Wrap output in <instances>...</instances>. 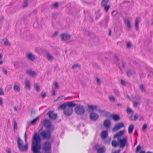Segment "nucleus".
<instances>
[{
  "label": "nucleus",
  "mask_w": 153,
  "mask_h": 153,
  "mask_svg": "<svg viewBox=\"0 0 153 153\" xmlns=\"http://www.w3.org/2000/svg\"><path fill=\"white\" fill-rule=\"evenodd\" d=\"M122 65L123 68H124L125 67V63L123 61L122 62Z\"/></svg>",
  "instance_id": "nucleus-63"
},
{
  "label": "nucleus",
  "mask_w": 153,
  "mask_h": 153,
  "mask_svg": "<svg viewBox=\"0 0 153 153\" xmlns=\"http://www.w3.org/2000/svg\"><path fill=\"white\" fill-rule=\"evenodd\" d=\"M114 94L116 96L118 97H119L120 96V92L118 90L114 89Z\"/></svg>",
  "instance_id": "nucleus-36"
},
{
  "label": "nucleus",
  "mask_w": 153,
  "mask_h": 153,
  "mask_svg": "<svg viewBox=\"0 0 153 153\" xmlns=\"http://www.w3.org/2000/svg\"><path fill=\"white\" fill-rule=\"evenodd\" d=\"M43 123V125L48 129L50 128L51 126H53L51 125V121L48 119H45L44 120Z\"/></svg>",
  "instance_id": "nucleus-9"
},
{
  "label": "nucleus",
  "mask_w": 153,
  "mask_h": 153,
  "mask_svg": "<svg viewBox=\"0 0 153 153\" xmlns=\"http://www.w3.org/2000/svg\"><path fill=\"white\" fill-rule=\"evenodd\" d=\"M129 119L131 121L134 120V116L131 115L130 117H129Z\"/></svg>",
  "instance_id": "nucleus-59"
},
{
  "label": "nucleus",
  "mask_w": 153,
  "mask_h": 153,
  "mask_svg": "<svg viewBox=\"0 0 153 153\" xmlns=\"http://www.w3.org/2000/svg\"><path fill=\"white\" fill-rule=\"evenodd\" d=\"M38 21L35 22L33 24V26L36 28H37L38 27Z\"/></svg>",
  "instance_id": "nucleus-44"
},
{
  "label": "nucleus",
  "mask_w": 153,
  "mask_h": 153,
  "mask_svg": "<svg viewBox=\"0 0 153 153\" xmlns=\"http://www.w3.org/2000/svg\"><path fill=\"white\" fill-rule=\"evenodd\" d=\"M102 7H104V10L106 13L108 12V9L110 7L109 5H106Z\"/></svg>",
  "instance_id": "nucleus-33"
},
{
  "label": "nucleus",
  "mask_w": 153,
  "mask_h": 153,
  "mask_svg": "<svg viewBox=\"0 0 153 153\" xmlns=\"http://www.w3.org/2000/svg\"><path fill=\"white\" fill-rule=\"evenodd\" d=\"M126 74L128 76H130L132 74V73L130 70L126 72Z\"/></svg>",
  "instance_id": "nucleus-46"
},
{
  "label": "nucleus",
  "mask_w": 153,
  "mask_h": 153,
  "mask_svg": "<svg viewBox=\"0 0 153 153\" xmlns=\"http://www.w3.org/2000/svg\"><path fill=\"white\" fill-rule=\"evenodd\" d=\"M48 115L50 119L55 120L57 117V114L56 113H54L53 111H49L47 114Z\"/></svg>",
  "instance_id": "nucleus-8"
},
{
  "label": "nucleus",
  "mask_w": 153,
  "mask_h": 153,
  "mask_svg": "<svg viewBox=\"0 0 153 153\" xmlns=\"http://www.w3.org/2000/svg\"><path fill=\"white\" fill-rule=\"evenodd\" d=\"M139 88L140 90L142 92H145L146 91V90L145 86L142 84L140 85H139Z\"/></svg>",
  "instance_id": "nucleus-30"
},
{
  "label": "nucleus",
  "mask_w": 153,
  "mask_h": 153,
  "mask_svg": "<svg viewBox=\"0 0 153 153\" xmlns=\"http://www.w3.org/2000/svg\"><path fill=\"white\" fill-rule=\"evenodd\" d=\"M105 152V149L104 148H100L97 149V153H104Z\"/></svg>",
  "instance_id": "nucleus-28"
},
{
  "label": "nucleus",
  "mask_w": 153,
  "mask_h": 153,
  "mask_svg": "<svg viewBox=\"0 0 153 153\" xmlns=\"http://www.w3.org/2000/svg\"><path fill=\"white\" fill-rule=\"evenodd\" d=\"M89 117L91 120L96 121L98 119L99 115L96 113L92 112L90 114Z\"/></svg>",
  "instance_id": "nucleus-12"
},
{
  "label": "nucleus",
  "mask_w": 153,
  "mask_h": 153,
  "mask_svg": "<svg viewBox=\"0 0 153 153\" xmlns=\"http://www.w3.org/2000/svg\"><path fill=\"white\" fill-rule=\"evenodd\" d=\"M13 89L16 92H18L20 91V88L16 84H14V85L13 86Z\"/></svg>",
  "instance_id": "nucleus-25"
},
{
  "label": "nucleus",
  "mask_w": 153,
  "mask_h": 153,
  "mask_svg": "<svg viewBox=\"0 0 153 153\" xmlns=\"http://www.w3.org/2000/svg\"><path fill=\"white\" fill-rule=\"evenodd\" d=\"M101 137L103 139H105L108 136V132L107 130H104L101 133Z\"/></svg>",
  "instance_id": "nucleus-16"
},
{
  "label": "nucleus",
  "mask_w": 153,
  "mask_h": 153,
  "mask_svg": "<svg viewBox=\"0 0 153 153\" xmlns=\"http://www.w3.org/2000/svg\"><path fill=\"white\" fill-rule=\"evenodd\" d=\"M121 84L123 85H126L125 82L123 80H121Z\"/></svg>",
  "instance_id": "nucleus-62"
},
{
  "label": "nucleus",
  "mask_w": 153,
  "mask_h": 153,
  "mask_svg": "<svg viewBox=\"0 0 153 153\" xmlns=\"http://www.w3.org/2000/svg\"><path fill=\"white\" fill-rule=\"evenodd\" d=\"M117 140L120 142V146L121 148L124 147L127 142V139L126 137L123 138L122 139L119 140V137H117Z\"/></svg>",
  "instance_id": "nucleus-7"
},
{
  "label": "nucleus",
  "mask_w": 153,
  "mask_h": 153,
  "mask_svg": "<svg viewBox=\"0 0 153 153\" xmlns=\"http://www.w3.org/2000/svg\"><path fill=\"white\" fill-rule=\"evenodd\" d=\"M25 84L26 89L28 90H30V84L29 80L27 79L25 80Z\"/></svg>",
  "instance_id": "nucleus-18"
},
{
  "label": "nucleus",
  "mask_w": 153,
  "mask_h": 153,
  "mask_svg": "<svg viewBox=\"0 0 153 153\" xmlns=\"http://www.w3.org/2000/svg\"><path fill=\"white\" fill-rule=\"evenodd\" d=\"M28 6V0H25L24 2V5L23 6V8L27 7Z\"/></svg>",
  "instance_id": "nucleus-37"
},
{
  "label": "nucleus",
  "mask_w": 153,
  "mask_h": 153,
  "mask_svg": "<svg viewBox=\"0 0 153 153\" xmlns=\"http://www.w3.org/2000/svg\"><path fill=\"white\" fill-rule=\"evenodd\" d=\"M97 111H98L100 113H104L105 112V110H101L100 109H97Z\"/></svg>",
  "instance_id": "nucleus-47"
},
{
  "label": "nucleus",
  "mask_w": 153,
  "mask_h": 153,
  "mask_svg": "<svg viewBox=\"0 0 153 153\" xmlns=\"http://www.w3.org/2000/svg\"><path fill=\"white\" fill-rule=\"evenodd\" d=\"M31 150L33 153H38V134L35 132L32 137Z\"/></svg>",
  "instance_id": "nucleus-2"
},
{
  "label": "nucleus",
  "mask_w": 153,
  "mask_h": 153,
  "mask_svg": "<svg viewBox=\"0 0 153 153\" xmlns=\"http://www.w3.org/2000/svg\"><path fill=\"white\" fill-rule=\"evenodd\" d=\"M136 99L137 101H140L141 100V97L140 96H138L136 97Z\"/></svg>",
  "instance_id": "nucleus-56"
},
{
  "label": "nucleus",
  "mask_w": 153,
  "mask_h": 153,
  "mask_svg": "<svg viewBox=\"0 0 153 153\" xmlns=\"http://www.w3.org/2000/svg\"><path fill=\"white\" fill-rule=\"evenodd\" d=\"M112 117V119L115 121H117L120 119V116L117 114L113 115Z\"/></svg>",
  "instance_id": "nucleus-22"
},
{
  "label": "nucleus",
  "mask_w": 153,
  "mask_h": 153,
  "mask_svg": "<svg viewBox=\"0 0 153 153\" xmlns=\"http://www.w3.org/2000/svg\"><path fill=\"white\" fill-rule=\"evenodd\" d=\"M54 126H51L50 128L41 131L40 135L43 139H49L51 137V132L54 129Z\"/></svg>",
  "instance_id": "nucleus-3"
},
{
  "label": "nucleus",
  "mask_w": 153,
  "mask_h": 153,
  "mask_svg": "<svg viewBox=\"0 0 153 153\" xmlns=\"http://www.w3.org/2000/svg\"><path fill=\"white\" fill-rule=\"evenodd\" d=\"M53 6L55 8H57L58 7V3H54L53 4Z\"/></svg>",
  "instance_id": "nucleus-49"
},
{
  "label": "nucleus",
  "mask_w": 153,
  "mask_h": 153,
  "mask_svg": "<svg viewBox=\"0 0 153 153\" xmlns=\"http://www.w3.org/2000/svg\"><path fill=\"white\" fill-rule=\"evenodd\" d=\"M34 88L37 91L38 90V86L37 84H35L34 85Z\"/></svg>",
  "instance_id": "nucleus-54"
},
{
  "label": "nucleus",
  "mask_w": 153,
  "mask_h": 153,
  "mask_svg": "<svg viewBox=\"0 0 153 153\" xmlns=\"http://www.w3.org/2000/svg\"><path fill=\"white\" fill-rule=\"evenodd\" d=\"M133 103L134 106L135 107H136L138 105L140 104V103L139 102H136L134 101L133 102Z\"/></svg>",
  "instance_id": "nucleus-43"
},
{
  "label": "nucleus",
  "mask_w": 153,
  "mask_h": 153,
  "mask_svg": "<svg viewBox=\"0 0 153 153\" xmlns=\"http://www.w3.org/2000/svg\"><path fill=\"white\" fill-rule=\"evenodd\" d=\"M24 138L25 139V141L26 142L27 141V134L26 132L24 134Z\"/></svg>",
  "instance_id": "nucleus-60"
},
{
  "label": "nucleus",
  "mask_w": 153,
  "mask_h": 153,
  "mask_svg": "<svg viewBox=\"0 0 153 153\" xmlns=\"http://www.w3.org/2000/svg\"><path fill=\"white\" fill-rule=\"evenodd\" d=\"M4 94V93L3 92L2 90L0 88V95H3Z\"/></svg>",
  "instance_id": "nucleus-55"
},
{
  "label": "nucleus",
  "mask_w": 153,
  "mask_h": 153,
  "mask_svg": "<svg viewBox=\"0 0 153 153\" xmlns=\"http://www.w3.org/2000/svg\"><path fill=\"white\" fill-rule=\"evenodd\" d=\"M111 144L113 147H116L119 145V143L115 140H113L112 141Z\"/></svg>",
  "instance_id": "nucleus-29"
},
{
  "label": "nucleus",
  "mask_w": 153,
  "mask_h": 153,
  "mask_svg": "<svg viewBox=\"0 0 153 153\" xmlns=\"http://www.w3.org/2000/svg\"><path fill=\"white\" fill-rule=\"evenodd\" d=\"M3 102H2V99L0 97V105L2 106Z\"/></svg>",
  "instance_id": "nucleus-64"
},
{
  "label": "nucleus",
  "mask_w": 153,
  "mask_h": 153,
  "mask_svg": "<svg viewBox=\"0 0 153 153\" xmlns=\"http://www.w3.org/2000/svg\"><path fill=\"white\" fill-rule=\"evenodd\" d=\"M47 56L48 60L50 61H52L53 59V57L49 54H47Z\"/></svg>",
  "instance_id": "nucleus-32"
},
{
  "label": "nucleus",
  "mask_w": 153,
  "mask_h": 153,
  "mask_svg": "<svg viewBox=\"0 0 153 153\" xmlns=\"http://www.w3.org/2000/svg\"><path fill=\"white\" fill-rule=\"evenodd\" d=\"M147 125L146 124H144L142 127V130L144 131L147 128Z\"/></svg>",
  "instance_id": "nucleus-52"
},
{
  "label": "nucleus",
  "mask_w": 153,
  "mask_h": 153,
  "mask_svg": "<svg viewBox=\"0 0 153 153\" xmlns=\"http://www.w3.org/2000/svg\"><path fill=\"white\" fill-rule=\"evenodd\" d=\"M38 119V117H36L35 119L33 120L30 122L31 124L34 125L36 124V121Z\"/></svg>",
  "instance_id": "nucleus-34"
},
{
  "label": "nucleus",
  "mask_w": 153,
  "mask_h": 153,
  "mask_svg": "<svg viewBox=\"0 0 153 153\" xmlns=\"http://www.w3.org/2000/svg\"><path fill=\"white\" fill-rule=\"evenodd\" d=\"M13 128L14 131L16 130L17 129V123L16 122L15 120H14L13 121Z\"/></svg>",
  "instance_id": "nucleus-35"
},
{
  "label": "nucleus",
  "mask_w": 153,
  "mask_h": 153,
  "mask_svg": "<svg viewBox=\"0 0 153 153\" xmlns=\"http://www.w3.org/2000/svg\"><path fill=\"white\" fill-rule=\"evenodd\" d=\"M17 143L18 148L20 152H27V151L28 148V144L26 143L25 145H24L23 140L19 137H18Z\"/></svg>",
  "instance_id": "nucleus-4"
},
{
  "label": "nucleus",
  "mask_w": 153,
  "mask_h": 153,
  "mask_svg": "<svg viewBox=\"0 0 153 153\" xmlns=\"http://www.w3.org/2000/svg\"><path fill=\"white\" fill-rule=\"evenodd\" d=\"M134 120H135L138 118V116L137 115H135L134 116Z\"/></svg>",
  "instance_id": "nucleus-57"
},
{
  "label": "nucleus",
  "mask_w": 153,
  "mask_h": 153,
  "mask_svg": "<svg viewBox=\"0 0 153 153\" xmlns=\"http://www.w3.org/2000/svg\"><path fill=\"white\" fill-rule=\"evenodd\" d=\"M124 126V124L122 122H120L116 124L113 128L112 130L113 131H116L119 129L123 128Z\"/></svg>",
  "instance_id": "nucleus-11"
},
{
  "label": "nucleus",
  "mask_w": 153,
  "mask_h": 153,
  "mask_svg": "<svg viewBox=\"0 0 153 153\" xmlns=\"http://www.w3.org/2000/svg\"><path fill=\"white\" fill-rule=\"evenodd\" d=\"M100 148V146L98 144H96L94 146V148L97 150V149H99V148Z\"/></svg>",
  "instance_id": "nucleus-45"
},
{
  "label": "nucleus",
  "mask_w": 153,
  "mask_h": 153,
  "mask_svg": "<svg viewBox=\"0 0 153 153\" xmlns=\"http://www.w3.org/2000/svg\"><path fill=\"white\" fill-rule=\"evenodd\" d=\"M109 99L111 102H115V98L113 96H109Z\"/></svg>",
  "instance_id": "nucleus-39"
},
{
  "label": "nucleus",
  "mask_w": 153,
  "mask_h": 153,
  "mask_svg": "<svg viewBox=\"0 0 153 153\" xmlns=\"http://www.w3.org/2000/svg\"><path fill=\"white\" fill-rule=\"evenodd\" d=\"M76 106V104L74 103V101L68 102L62 104L58 107V110L63 109V113L66 116H70L73 112L72 107Z\"/></svg>",
  "instance_id": "nucleus-1"
},
{
  "label": "nucleus",
  "mask_w": 153,
  "mask_h": 153,
  "mask_svg": "<svg viewBox=\"0 0 153 153\" xmlns=\"http://www.w3.org/2000/svg\"><path fill=\"white\" fill-rule=\"evenodd\" d=\"M53 85L55 86V88L56 89H58L59 88V86L57 82H55L53 84Z\"/></svg>",
  "instance_id": "nucleus-48"
},
{
  "label": "nucleus",
  "mask_w": 153,
  "mask_h": 153,
  "mask_svg": "<svg viewBox=\"0 0 153 153\" xmlns=\"http://www.w3.org/2000/svg\"><path fill=\"white\" fill-rule=\"evenodd\" d=\"M120 150H116L111 153H119Z\"/></svg>",
  "instance_id": "nucleus-61"
},
{
  "label": "nucleus",
  "mask_w": 153,
  "mask_h": 153,
  "mask_svg": "<svg viewBox=\"0 0 153 153\" xmlns=\"http://www.w3.org/2000/svg\"><path fill=\"white\" fill-rule=\"evenodd\" d=\"M124 134V131L123 130L120 131L117 133L114 136V137L116 138V137H119V136H120Z\"/></svg>",
  "instance_id": "nucleus-21"
},
{
  "label": "nucleus",
  "mask_w": 153,
  "mask_h": 153,
  "mask_svg": "<svg viewBox=\"0 0 153 153\" xmlns=\"http://www.w3.org/2000/svg\"><path fill=\"white\" fill-rule=\"evenodd\" d=\"M26 73L33 77L37 75V73L31 70H28L26 71Z\"/></svg>",
  "instance_id": "nucleus-17"
},
{
  "label": "nucleus",
  "mask_w": 153,
  "mask_h": 153,
  "mask_svg": "<svg viewBox=\"0 0 153 153\" xmlns=\"http://www.w3.org/2000/svg\"><path fill=\"white\" fill-rule=\"evenodd\" d=\"M80 67V65H79L78 64H75L72 67V68L73 69H74L76 67H79V68Z\"/></svg>",
  "instance_id": "nucleus-41"
},
{
  "label": "nucleus",
  "mask_w": 153,
  "mask_h": 153,
  "mask_svg": "<svg viewBox=\"0 0 153 153\" xmlns=\"http://www.w3.org/2000/svg\"><path fill=\"white\" fill-rule=\"evenodd\" d=\"M131 44L130 42H127V47L128 48H129L131 46Z\"/></svg>",
  "instance_id": "nucleus-50"
},
{
  "label": "nucleus",
  "mask_w": 153,
  "mask_h": 153,
  "mask_svg": "<svg viewBox=\"0 0 153 153\" xmlns=\"http://www.w3.org/2000/svg\"><path fill=\"white\" fill-rule=\"evenodd\" d=\"M108 1V0H102L101 3L102 6H103L107 5Z\"/></svg>",
  "instance_id": "nucleus-31"
},
{
  "label": "nucleus",
  "mask_w": 153,
  "mask_h": 153,
  "mask_svg": "<svg viewBox=\"0 0 153 153\" xmlns=\"http://www.w3.org/2000/svg\"><path fill=\"white\" fill-rule=\"evenodd\" d=\"M139 20V18L138 17L135 20V26L137 30H138L139 28L138 25V22Z\"/></svg>",
  "instance_id": "nucleus-24"
},
{
  "label": "nucleus",
  "mask_w": 153,
  "mask_h": 153,
  "mask_svg": "<svg viewBox=\"0 0 153 153\" xmlns=\"http://www.w3.org/2000/svg\"><path fill=\"white\" fill-rule=\"evenodd\" d=\"M46 96V94L45 92H42L40 93V96L42 98L45 97Z\"/></svg>",
  "instance_id": "nucleus-38"
},
{
  "label": "nucleus",
  "mask_w": 153,
  "mask_h": 153,
  "mask_svg": "<svg viewBox=\"0 0 153 153\" xmlns=\"http://www.w3.org/2000/svg\"><path fill=\"white\" fill-rule=\"evenodd\" d=\"M128 114H130L133 112V111L130 108H128L126 110Z\"/></svg>",
  "instance_id": "nucleus-40"
},
{
  "label": "nucleus",
  "mask_w": 153,
  "mask_h": 153,
  "mask_svg": "<svg viewBox=\"0 0 153 153\" xmlns=\"http://www.w3.org/2000/svg\"><path fill=\"white\" fill-rule=\"evenodd\" d=\"M109 20V17L108 16H106L104 17V19L100 22L101 25H103L106 27L107 26L108 22Z\"/></svg>",
  "instance_id": "nucleus-10"
},
{
  "label": "nucleus",
  "mask_w": 153,
  "mask_h": 153,
  "mask_svg": "<svg viewBox=\"0 0 153 153\" xmlns=\"http://www.w3.org/2000/svg\"><path fill=\"white\" fill-rule=\"evenodd\" d=\"M140 148H141V147H140V145H139L138 146L136 149V150L135 151L136 152H138L139 151V150H140Z\"/></svg>",
  "instance_id": "nucleus-42"
},
{
  "label": "nucleus",
  "mask_w": 153,
  "mask_h": 153,
  "mask_svg": "<svg viewBox=\"0 0 153 153\" xmlns=\"http://www.w3.org/2000/svg\"><path fill=\"white\" fill-rule=\"evenodd\" d=\"M75 113L78 115H82L85 111V109L83 105H79L74 109Z\"/></svg>",
  "instance_id": "nucleus-5"
},
{
  "label": "nucleus",
  "mask_w": 153,
  "mask_h": 153,
  "mask_svg": "<svg viewBox=\"0 0 153 153\" xmlns=\"http://www.w3.org/2000/svg\"><path fill=\"white\" fill-rule=\"evenodd\" d=\"M26 57L27 59L32 61H33L35 59L34 55L30 53H27L26 55Z\"/></svg>",
  "instance_id": "nucleus-15"
},
{
  "label": "nucleus",
  "mask_w": 153,
  "mask_h": 153,
  "mask_svg": "<svg viewBox=\"0 0 153 153\" xmlns=\"http://www.w3.org/2000/svg\"><path fill=\"white\" fill-rule=\"evenodd\" d=\"M124 22L127 27L128 28V30H129L131 28V26L129 21L128 19L124 20Z\"/></svg>",
  "instance_id": "nucleus-19"
},
{
  "label": "nucleus",
  "mask_w": 153,
  "mask_h": 153,
  "mask_svg": "<svg viewBox=\"0 0 153 153\" xmlns=\"http://www.w3.org/2000/svg\"><path fill=\"white\" fill-rule=\"evenodd\" d=\"M96 79L97 82V84L98 85H100V79H99L98 78H96Z\"/></svg>",
  "instance_id": "nucleus-53"
},
{
  "label": "nucleus",
  "mask_w": 153,
  "mask_h": 153,
  "mask_svg": "<svg viewBox=\"0 0 153 153\" xmlns=\"http://www.w3.org/2000/svg\"><path fill=\"white\" fill-rule=\"evenodd\" d=\"M3 41L4 42V45H7L9 46H10V42L7 38L4 39L3 40Z\"/></svg>",
  "instance_id": "nucleus-27"
},
{
  "label": "nucleus",
  "mask_w": 153,
  "mask_h": 153,
  "mask_svg": "<svg viewBox=\"0 0 153 153\" xmlns=\"http://www.w3.org/2000/svg\"><path fill=\"white\" fill-rule=\"evenodd\" d=\"M42 149L45 152H51V143L48 142H45L43 146Z\"/></svg>",
  "instance_id": "nucleus-6"
},
{
  "label": "nucleus",
  "mask_w": 153,
  "mask_h": 153,
  "mask_svg": "<svg viewBox=\"0 0 153 153\" xmlns=\"http://www.w3.org/2000/svg\"><path fill=\"white\" fill-rule=\"evenodd\" d=\"M114 57L115 59V60L117 61H118L119 60V58L117 55H114Z\"/></svg>",
  "instance_id": "nucleus-51"
},
{
  "label": "nucleus",
  "mask_w": 153,
  "mask_h": 153,
  "mask_svg": "<svg viewBox=\"0 0 153 153\" xmlns=\"http://www.w3.org/2000/svg\"><path fill=\"white\" fill-rule=\"evenodd\" d=\"M134 128V126L133 125H130L128 128V132L129 134L132 133Z\"/></svg>",
  "instance_id": "nucleus-26"
},
{
  "label": "nucleus",
  "mask_w": 153,
  "mask_h": 153,
  "mask_svg": "<svg viewBox=\"0 0 153 153\" xmlns=\"http://www.w3.org/2000/svg\"><path fill=\"white\" fill-rule=\"evenodd\" d=\"M70 38V35L67 33H64L61 34V38L62 40H68Z\"/></svg>",
  "instance_id": "nucleus-14"
},
{
  "label": "nucleus",
  "mask_w": 153,
  "mask_h": 153,
  "mask_svg": "<svg viewBox=\"0 0 153 153\" xmlns=\"http://www.w3.org/2000/svg\"><path fill=\"white\" fill-rule=\"evenodd\" d=\"M103 125L105 128H109L111 125V122L110 120L107 119L105 120L103 122Z\"/></svg>",
  "instance_id": "nucleus-13"
},
{
  "label": "nucleus",
  "mask_w": 153,
  "mask_h": 153,
  "mask_svg": "<svg viewBox=\"0 0 153 153\" xmlns=\"http://www.w3.org/2000/svg\"><path fill=\"white\" fill-rule=\"evenodd\" d=\"M100 10H98L95 12L96 14L95 19L96 20H97L101 16V14L100 13Z\"/></svg>",
  "instance_id": "nucleus-23"
},
{
  "label": "nucleus",
  "mask_w": 153,
  "mask_h": 153,
  "mask_svg": "<svg viewBox=\"0 0 153 153\" xmlns=\"http://www.w3.org/2000/svg\"><path fill=\"white\" fill-rule=\"evenodd\" d=\"M2 71L5 74H7V71L6 69H2Z\"/></svg>",
  "instance_id": "nucleus-58"
},
{
  "label": "nucleus",
  "mask_w": 153,
  "mask_h": 153,
  "mask_svg": "<svg viewBox=\"0 0 153 153\" xmlns=\"http://www.w3.org/2000/svg\"><path fill=\"white\" fill-rule=\"evenodd\" d=\"M88 108L91 111H93L94 110H97V105H88Z\"/></svg>",
  "instance_id": "nucleus-20"
}]
</instances>
